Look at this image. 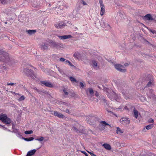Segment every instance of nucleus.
<instances>
[{"mask_svg":"<svg viewBox=\"0 0 156 156\" xmlns=\"http://www.w3.org/2000/svg\"><path fill=\"white\" fill-rule=\"evenodd\" d=\"M0 53V61L5 62L9 66H11L15 63V60L10 57L8 53L5 51H2Z\"/></svg>","mask_w":156,"mask_h":156,"instance_id":"nucleus-1","label":"nucleus"},{"mask_svg":"<svg viewBox=\"0 0 156 156\" xmlns=\"http://www.w3.org/2000/svg\"><path fill=\"white\" fill-rule=\"evenodd\" d=\"M86 121L90 125H94L97 122H100V119L96 116L92 115H89L87 118Z\"/></svg>","mask_w":156,"mask_h":156,"instance_id":"nucleus-2","label":"nucleus"},{"mask_svg":"<svg viewBox=\"0 0 156 156\" xmlns=\"http://www.w3.org/2000/svg\"><path fill=\"white\" fill-rule=\"evenodd\" d=\"M0 120L4 123L10 124L11 122V120L5 114L1 113L0 114Z\"/></svg>","mask_w":156,"mask_h":156,"instance_id":"nucleus-3","label":"nucleus"},{"mask_svg":"<svg viewBox=\"0 0 156 156\" xmlns=\"http://www.w3.org/2000/svg\"><path fill=\"white\" fill-rule=\"evenodd\" d=\"M106 94L108 97L111 100L114 99L117 101L118 99V96L117 94L114 91L111 92L110 93L107 92Z\"/></svg>","mask_w":156,"mask_h":156,"instance_id":"nucleus-4","label":"nucleus"},{"mask_svg":"<svg viewBox=\"0 0 156 156\" xmlns=\"http://www.w3.org/2000/svg\"><path fill=\"white\" fill-rule=\"evenodd\" d=\"M100 124L99 126V129L101 130H103L105 128L106 126H111V125L106 123L104 121H101L100 122Z\"/></svg>","mask_w":156,"mask_h":156,"instance_id":"nucleus-5","label":"nucleus"},{"mask_svg":"<svg viewBox=\"0 0 156 156\" xmlns=\"http://www.w3.org/2000/svg\"><path fill=\"white\" fill-rule=\"evenodd\" d=\"M115 68L118 70L122 72H125L126 70L123 69L124 67L122 65L119 64H116L115 65Z\"/></svg>","mask_w":156,"mask_h":156,"instance_id":"nucleus-6","label":"nucleus"},{"mask_svg":"<svg viewBox=\"0 0 156 156\" xmlns=\"http://www.w3.org/2000/svg\"><path fill=\"white\" fill-rule=\"evenodd\" d=\"M23 71L26 75L28 76H29L31 75L32 74H33L34 73L33 70L27 68L24 69Z\"/></svg>","mask_w":156,"mask_h":156,"instance_id":"nucleus-7","label":"nucleus"},{"mask_svg":"<svg viewBox=\"0 0 156 156\" xmlns=\"http://www.w3.org/2000/svg\"><path fill=\"white\" fill-rule=\"evenodd\" d=\"M41 83L42 84L49 87L51 88L53 86V85L50 82H48L46 81H42Z\"/></svg>","mask_w":156,"mask_h":156,"instance_id":"nucleus-8","label":"nucleus"},{"mask_svg":"<svg viewBox=\"0 0 156 156\" xmlns=\"http://www.w3.org/2000/svg\"><path fill=\"white\" fill-rule=\"evenodd\" d=\"M40 148L41 147H40L37 148V150L34 149L29 151L27 154V156H31L34 155L35 154L36 151L40 149Z\"/></svg>","mask_w":156,"mask_h":156,"instance_id":"nucleus-9","label":"nucleus"},{"mask_svg":"<svg viewBox=\"0 0 156 156\" xmlns=\"http://www.w3.org/2000/svg\"><path fill=\"white\" fill-rule=\"evenodd\" d=\"M98 98L101 101L105 103L106 105H108V102L105 99L103 96L100 95V96H99Z\"/></svg>","mask_w":156,"mask_h":156,"instance_id":"nucleus-10","label":"nucleus"},{"mask_svg":"<svg viewBox=\"0 0 156 156\" xmlns=\"http://www.w3.org/2000/svg\"><path fill=\"white\" fill-rule=\"evenodd\" d=\"M59 39L62 40H65L67 39H69L72 37V36L71 35H64L63 36H58Z\"/></svg>","mask_w":156,"mask_h":156,"instance_id":"nucleus-11","label":"nucleus"},{"mask_svg":"<svg viewBox=\"0 0 156 156\" xmlns=\"http://www.w3.org/2000/svg\"><path fill=\"white\" fill-rule=\"evenodd\" d=\"M143 19L144 20H154V19L152 17L151 15L149 14L146 15L143 17Z\"/></svg>","mask_w":156,"mask_h":156,"instance_id":"nucleus-12","label":"nucleus"},{"mask_svg":"<svg viewBox=\"0 0 156 156\" xmlns=\"http://www.w3.org/2000/svg\"><path fill=\"white\" fill-rule=\"evenodd\" d=\"M120 122L122 124L125 123L126 124H129L130 123V120L127 118H123L120 119Z\"/></svg>","mask_w":156,"mask_h":156,"instance_id":"nucleus-13","label":"nucleus"},{"mask_svg":"<svg viewBox=\"0 0 156 156\" xmlns=\"http://www.w3.org/2000/svg\"><path fill=\"white\" fill-rule=\"evenodd\" d=\"M54 115L60 118H63L64 116L60 113L58 112L57 111H54Z\"/></svg>","mask_w":156,"mask_h":156,"instance_id":"nucleus-14","label":"nucleus"},{"mask_svg":"<svg viewBox=\"0 0 156 156\" xmlns=\"http://www.w3.org/2000/svg\"><path fill=\"white\" fill-rule=\"evenodd\" d=\"M154 126L153 124H150L146 126L143 129V131L144 132H146V129L149 130L152 129Z\"/></svg>","mask_w":156,"mask_h":156,"instance_id":"nucleus-15","label":"nucleus"},{"mask_svg":"<svg viewBox=\"0 0 156 156\" xmlns=\"http://www.w3.org/2000/svg\"><path fill=\"white\" fill-rule=\"evenodd\" d=\"M51 43L52 46L56 48H58L60 47V44L58 43H56L55 42H53V41L51 42Z\"/></svg>","mask_w":156,"mask_h":156,"instance_id":"nucleus-16","label":"nucleus"},{"mask_svg":"<svg viewBox=\"0 0 156 156\" xmlns=\"http://www.w3.org/2000/svg\"><path fill=\"white\" fill-rule=\"evenodd\" d=\"M66 25V24L63 23H59L57 24H55V27L58 28H61Z\"/></svg>","mask_w":156,"mask_h":156,"instance_id":"nucleus-17","label":"nucleus"},{"mask_svg":"<svg viewBox=\"0 0 156 156\" xmlns=\"http://www.w3.org/2000/svg\"><path fill=\"white\" fill-rule=\"evenodd\" d=\"M41 48L43 50L47 49L48 48V44L43 43L41 46Z\"/></svg>","mask_w":156,"mask_h":156,"instance_id":"nucleus-18","label":"nucleus"},{"mask_svg":"<svg viewBox=\"0 0 156 156\" xmlns=\"http://www.w3.org/2000/svg\"><path fill=\"white\" fill-rule=\"evenodd\" d=\"M153 80V76L151 75H148L145 78V80L146 81H149L150 80Z\"/></svg>","mask_w":156,"mask_h":156,"instance_id":"nucleus-19","label":"nucleus"},{"mask_svg":"<svg viewBox=\"0 0 156 156\" xmlns=\"http://www.w3.org/2000/svg\"><path fill=\"white\" fill-rule=\"evenodd\" d=\"M103 146L107 150H110L111 149L110 145L108 144H104L103 145Z\"/></svg>","mask_w":156,"mask_h":156,"instance_id":"nucleus-20","label":"nucleus"},{"mask_svg":"<svg viewBox=\"0 0 156 156\" xmlns=\"http://www.w3.org/2000/svg\"><path fill=\"white\" fill-rule=\"evenodd\" d=\"M26 32L30 35H32L36 33V31L35 30H27Z\"/></svg>","mask_w":156,"mask_h":156,"instance_id":"nucleus-21","label":"nucleus"},{"mask_svg":"<svg viewBox=\"0 0 156 156\" xmlns=\"http://www.w3.org/2000/svg\"><path fill=\"white\" fill-rule=\"evenodd\" d=\"M22 139L27 141H30L33 140L34 138L33 137H30L29 138H25L24 137H22Z\"/></svg>","mask_w":156,"mask_h":156,"instance_id":"nucleus-22","label":"nucleus"},{"mask_svg":"<svg viewBox=\"0 0 156 156\" xmlns=\"http://www.w3.org/2000/svg\"><path fill=\"white\" fill-rule=\"evenodd\" d=\"M134 115L133 116L136 118H137L138 117V111L135 108L133 110Z\"/></svg>","mask_w":156,"mask_h":156,"instance_id":"nucleus-23","label":"nucleus"},{"mask_svg":"<svg viewBox=\"0 0 156 156\" xmlns=\"http://www.w3.org/2000/svg\"><path fill=\"white\" fill-rule=\"evenodd\" d=\"M101 25H102L103 26H104L105 27H108L110 28L111 27L105 21H103V22H101Z\"/></svg>","mask_w":156,"mask_h":156,"instance_id":"nucleus-24","label":"nucleus"},{"mask_svg":"<svg viewBox=\"0 0 156 156\" xmlns=\"http://www.w3.org/2000/svg\"><path fill=\"white\" fill-rule=\"evenodd\" d=\"M153 80H150V81H149L148 83L147 84L146 86L145 87H145H149L151 86L152 83L153 82Z\"/></svg>","mask_w":156,"mask_h":156,"instance_id":"nucleus-25","label":"nucleus"},{"mask_svg":"<svg viewBox=\"0 0 156 156\" xmlns=\"http://www.w3.org/2000/svg\"><path fill=\"white\" fill-rule=\"evenodd\" d=\"M66 63H68L70 66L74 68H76V67L73 65L68 60H66Z\"/></svg>","mask_w":156,"mask_h":156,"instance_id":"nucleus-26","label":"nucleus"},{"mask_svg":"<svg viewBox=\"0 0 156 156\" xmlns=\"http://www.w3.org/2000/svg\"><path fill=\"white\" fill-rule=\"evenodd\" d=\"M105 12V8L102 7L101 8V10L100 12V14L101 16L103 15Z\"/></svg>","mask_w":156,"mask_h":156,"instance_id":"nucleus-27","label":"nucleus"},{"mask_svg":"<svg viewBox=\"0 0 156 156\" xmlns=\"http://www.w3.org/2000/svg\"><path fill=\"white\" fill-rule=\"evenodd\" d=\"M123 133V132L121 129L119 127L117 128V130L116 133Z\"/></svg>","mask_w":156,"mask_h":156,"instance_id":"nucleus-28","label":"nucleus"},{"mask_svg":"<svg viewBox=\"0 0 156 156\" xmlns=\"http://www.w3.org/2000/svg\"><path fill=\"white\" fill-rule=\"evenodd\" d=\"M56 67L60 73L62 74H64V72L62 69H60L59 67H57V66H56Z\"/></svg>","mask_w":156,"mask_h":156,"instance_id":"nucleus-29","label":"nucleus"},{"mask_svg":"<svg viewBox=\"0 0 156 156\" xmlns=\"http://www.w3.org/2000/svg\"><path fill=\"white\" fill-rule=\"evenodd\" d=\"M147 29H148V30L151 32L153 34H156V31L154 30H152L150 28H148L147 27Z\"/></svg>","mask_w":156,"mask_h":156,"instance_id":"nucleus-30","label":"nucleus"},{"mask_svg":"<svg viewBox=\"0 0 156 156\" xmlns=\"http://www.w3.org/2000/svg\"><path fill=\"white\" fill-rule=\"evenodd\" d=\"M122 94L124 96V98L125 99H127L128 98V97L127 96V94L126 93L125 91H122Z\"/></svg>","mask_w":156,"mask_h":156,"instance_id":"nucleus-31","label":"nucleus"},{"mask_svg":"<svg viewBox=\"0 0 156 156\" xmlns=\"http://www.w3.org/2000/svg\"><path fill=\"white\" fill-rule=\"evenodd\" d=\"M33 131L32 130L26 131L24 133L26 134H29L32 133Z\"/></svg>","mask_w":156,"mask_h":156,"instance_id":"nucleus-32","label":"nucleus"},{"mask_svg":"<svg viewBox=\"0 0 156 156\" xmlns=\"http://www.w3.org/2000/svg\"><path fill=\"white\" fill-rule=\"evenodd\" d=\"M3 4H7V0H0V3Z\"/></svg>","mask_w":156,"mask_h":156,"instance_id":"nucleus-33","label":"nucleus"},{"mask_svg":"<svg viewBox=\"0 0 156 156\" xmlns=\"http://www.w3.org/2000/svg\"><path fill=\"white\" fill-rule=\"evenodd\" d=\"M70 79L71 81L75 82L76 83L77 82L76 80L73 77L71 76L70 77Z\"/></svg>","mask_w":156,"mask_h":156,"instance_id":"nucleus-34","label":"nucleus"},{"mask_svg":"<svg viewBox=\"0 0 156 156\" xmlns=\"http://www.w3.org/2000/svg\"><path fill=\"white\" fill-rule=\"evenodd\" d=\"M89 91L90 94H91V95H93L94 92L92 88H90L89 89Z\"/></svg>","mask_w":156,"mask_h":156,"instance_id":"nucleus-35","label":"nucleus"},{"mask_svg":"<svg viewBox=\"0 0 156 156\" xmlns=\"http://www.w3.org/2000/svg\"><path fill=\"white\" fill-rule=\"evenodd\" d=\"M92 63L93 64V66H94L95 67H96L97 66V64L96 62L94 60H92Z\"/></svg>","mask_w":156,"mask_h":156,"instance_id":"nucleus-36","label":"nucleus"},{"mask_svg":"<svg viewBox=\"0 0 156 156\" xmlns=\"http://www.w3.org/2000/svg\"><path fill=\"white\" fill-rule=\"evenodd\" d=\"M16 135L18 137L22 139V137H23L22 136L21 134L19 132H17Z\"/></svg>","mask_w":156,"mask_h":156,"instance_id":"nucleus-37","label":"nucleus"},{"mask_svg":"<svg viewBox=\"0 0 156 156\" xmlns=\"http://www.w3.org/2000/svg\"><path fill=\"white\" fill-rule=\"evenodd\" d=\"M80 88H83L85 87V85H84V84L81 82H80Z\"/></svg>","mask_w":156,"mask_h":156,"instance_id":"nucleus-38","label":"nucleus"},{"mask_svg":"<svg viewBox=\"0 0 156 156\" xmlns=\"http://www.w3.org/2000/svg\"><path fill=\"white\" fill-rule=\"evenodd\" d=\"M66 59L62 58H61L59 59L60 61L62 62H65V63H66Z\"/></svg>","mask_w":156,"mask_h":156,"instance_id":"nucleus-39","label":"nucleus"},{"mask_svg":"<svg viewBox=\"0 0 156 156\" xmlns=\"http://www.w3.org/2000/svg\"><path fill=\"white\" fill-rule=\"evenodd\" d=\"M148 122L149 123H153L154 122V120L150 118L148 120Z\"/></svg>","mask_w":156,"mask_h":156,"instance_id":"nucleus-40","label":"nucleus"},{"mask_svg":"<svg viewBox=\"0 0 156 156\" xmlns=\"http://www.w3.org/2000/svg\"><path fill=\"white\" fill-rule=\"evenodd\" d=\"M25 99V98L23 96H21L20 98L19 99V100L20 101H22L24 100Z\"/></svg>","mask_w":156,"mask_h":156,"instance_id":"nucleus-41","label":"nucleus"},{"mask_svg":"<svg viewBox=\"0 0 156 156\" xmlns=\"http://www.w3.org/2000/svg\"><path fill=\"white\" fill-rule=\"evenodd\" d=\"M73 56L78 58L79 57V54L75 53L73 54Z\"/></svg>","mask_w":156,"mask_h":156,"instance_id":"nucleus-42","label":"nucleus"},{"mask_svg":"<svg viewBox=\"0 0 156 156\" xmlns=\"http://www.w3.org/2000/svg\"><path fill=\"white\" fill-rule=\"evenodd\" d=\"M63 92L65 95H67L69 94V93L65 89L63 90Z\"/></svg>","mask_w":156,"mask_h":156,"instance_id":"nucleus-43","label":"nucleus"},{"mask_svg":"<svg viewBox=\"0 0 156 156\" xmlns=\"http://www.w3.org/2000/svg\"><path fill=\"white\" fill-rule=\"evenodd\" d=\"M44 137H43V136H40V138H39V141H40V142H41V141H42L43 140H44Z\"/></svg>","mask_w":156,"mask_h":156,"instance_id":"nucleus-44","label":"nucleus"},{"mask_svg":"<svg viewBox=\"0 0 156 156\" xmlns=\"http://www.w3.org/2000/svg\"><path fill=\"white\" fill-rule=\"evenodd\" d=\"M29 76H30L31 77V78L33 80H34V76L36 77L35 76L34 74V73H33V74H32L31 75Z\"/></svg>","mask_w":156,"mask_h":156,"instance_id":"nucleus-45","label":"nucleus"},{"mask_svg":"<svg viewBox=\"0 0 156 156\" xmlns=\"http://www.w3.org/2000/svg\"><path fill=\"white\" fill-rule=\"evenodd\" d=\"M80 2L82 3L84 5H87L86 3L85 2L84 0H81Z\"/></svg>","mask_w":156,"mask_h":156,"instance_id":"nucleus-46","label":"nucleus"},{"mask_svg":"<svg viewBox=\"0 0 156 156\" xmlns=\"http://www.w3.org/2000/svg\"><path fill=\"white\" fill-rule=\"evenodd\" d=\"M70 95L73 97H74L75 96V94L74 93H70Z\"/></svg>","mask_w":156,"mask_h":156,"instance_id":"nucleus-47","label":"nucleus"},{"mask_svg":"<svg viewBox=\"0 0 156 156\" xmlns=\"http://www.w3.org/2000/svg\"><path fill=\"white\" fill-rule=\"evenodd\" d=\"M16 83H8L7 84V85H10L11 86L13 85L14 84H16Z\"/></svg>","mask_w":156,"mask_h":156,"instance_id":"nucleus-48","label":"nucleus"},{"mask_svg":"<svg viewBox=\"0 0 156 156\" xmlns=\"http://www.w3.org/2000/svg\"><path fill=\"white\" fill-rule=\"evenodd\" d=\"M81 152L84 154L85 156H88L87 154L85 151H81Z\"/></svg>","mask_w":156,"mask_h":156,"instance_id":"nucleus-49","label":"nucleus"},{"mask_svg":"<svg viewBox=\"0 0 156 156\" xmlns=\"http://www.w3.org/2000/svg\"><path fill=\"white\" fill-rule=\"evenodd\" d=\"M12 132H14V133H17L18 132V130L16 129H15L13 131H12Z\"/></svg>","mask_w":156,"mask_h":156,"instance_id":"nucleus-50","label":"nucleus"},{"mask_svg":"<svg viewBox=\"0 0 156 156\" xmlns=\"http://www.w3.org/2000/svg\"><path fill=\"white\" fill-rule=\"evenodd\" d=\"M88 152H89L92 156H96V155L93 153L89 151H88Z\"/></svg>","mask_w":156,"mask_h":156,"instance_id":"nucleus-51","label":"nucleus"},{"mask_svg":"<svg viewBox=\"0 0 156 156\" xmlns=\"http://www.w3.org/2000/svg\"><path fill=\"white\" fill-rule=\"evenodd\" d=\"M65 112L67 113H69V114H70V112H69V109H66L65 111Z\"/></svg>","mask_w":156,"mask_h":156,"instance_id":"nucleus-52","label":"nucleus"},{"mask_svg":"<svg viewBox=\"0 0 156 156\" xmlns=\"http://www.w3.org/2000/svg\"><path fill=\"white\" fill-rule=\"evenodd\" d=\"M129 105H126L125 106V107L124 108V109H125L129 110V108H128V106Z\"/></svg>","mask_w":156,"mask_h":156,"instance_id":"nucleus-53","label":"nucleus"},{"mask_svg":"<svg viewBox=\"0 0 156 156\" xmlns=\"http://www.w3.org/2000/svg\"><path fill=\"white\" fill-rule=\"evenodd\" d=\"M144 41H145L146 42H147L148 44H150L151 45H152V44H151L150 43V42H149L148 41H147V40H146V39H144Z\"/></svg>","mask_w":156,"mask_h":156,"instance_id":"nucleus-54","label":"nucleus"},{"mask_svg":"<svg viewBox=\"0 0 156 156\" xmlns=\"http://www.w3.org/2000/svg\"><path fill=\"white\" fill-rule=\"evenodd\" d=\"M99 3H100V5L103 4V2L102 0H100Z\"/></svg>","mask_w":156,"mask_h":156,"instance_id":"nucleus-55","label":"nucleus"},{"mask_svg":"<svg viewBox=\"0 0 156 156\" xmlns=\"http://www.w3.org/2000/svg\"><path fill=\"white\" fill-rule=\"evenodd\" d=\"M73 129L75 130L76 131H78V129L75 127H73Z\"/></svg>","mask_w":156,"mask_h":156,"instance_id":"nucleus-56","label":"nucleus"},{"mask_svg":"<svg viewBox=\"0 0 156 156\" xmlns=\"http://www.w3.org/2000/svg\"><path fill=\"white\" fill-rule=\"evenodd\" d=\"M95 96H96V97H98L99 96V94L98 93V92L97 91H96V93H95Z\"/></svg>","mask_w":156,"mask_h":156,"instance_id":"nucleus-57","label":"nucleus"},{"mask_svg":"<svg viewBox=\"0 0 156 156\" xmlns=\"http://www.w3.org/2000/svg\"><path fill=\"white\" fill-rule=\"evenodd\" d=\"M37 92L40 94H42L43 93V92L40 90H38V91H37Z\"/></svg>","mask_w":156,"mask_h":156,"instance_id":"nucleus-58","label":"nucleus"},{"mask_svg":"<svg viewBox=\"0 0 156 156\" xmlns=\"http://www.w3.org/2000/svg\"><path fill=\"white\" fill-rule=\"evenodd\" d=\"M62 104H63L64 105H67V103H66L65 102H62Z\"/></svg>","mask_w":156,"mask_h":156,"instance_id":"nucleus-59","label":"nucleus"},{"mask_svg":"<svg viewBox=\"0 0 156 156\" xmlns=\"http://www.w3.org/2000/svg\"><path fill=\"white\" fill-rule=\"evenodd\" d=\"M100 7H101V8L102 7L105 8V5L103 4L100 5Z\"/></svg>","mask_w":156,"mask_h":156,"instance_id":"nucleus-60","label":"nucleus"},{"mask_svg":"<svg viewBox=\"0 0 156 156\" xmlns=\"http://www.w3.org/2000/svg\"><path fill=\"white\" fill-rule=\"evenodd\" d=\"M34 89L37 92L39 90L37 89V88L36 87L34 88Z\"/></svg>","mask_w":156,"mask_h":156,"instance_id":"nucleus-61","label":"nucleus"},{"mask_svg":"<svg viewBox=\"0 0 156 156\" xmlns=\"http://www.w3.org/2000/svg\"><path fill=\"white\" fill-rule=\"evenodd\" d=\"M2 127H3L4 128V129L5 130L7 129V128L5 127L4 126H2Z\"/></svg>","mask_w":156,"mask_h":156,"instance_id":"nucleus-62","label":"nucleus"},{"mask_svg":"<svg viewBox=\"0 0 156 156\" xmlns=\"http://www.w3.org/2000/svg\"><path fill=\"white\" fill-rule=\"evenodd\" d=\"M124 65L125 66H127L128 65V63H125L124 64Z\"/></svg>","mask_w":156,"mask_h":156,"instance_id":"nucleus-63","label":"nucleus"},{"mask_svg":"<svg viewBox=\"0 0 156 156\" xmlns=\"http://www.w3.org/2000/svg\"><path fill=\"white\" fill-rule=\"evenodd\" d=\"M35 140H38L39 141V138H34V139Z\"/></svg>","mask_w":156,"mask_h":156,"instance_id":"nucleus-64","label":"nucleus"}]
</instances>
